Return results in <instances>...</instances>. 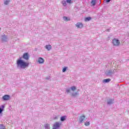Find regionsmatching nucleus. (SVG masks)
Returning <instances> with one entry per match:
<instances>
[{"instance_id": "1", "label": "nucleus", "mask_w": 129, "mask_h": 129, "mask_svg": "<svg viewBox=\"0 0 129 129\" xmlns=\"http://www.w3.org/2000/svg\"><path fill=\"white\" fill-rule=\"evenodd\" d=\"M17 65L19 69H26L27 67H29L30 63L22 60V57H20L17 61Z\"/></svg>"}, {"instance_id": "2", "label": "nucleus", "mask_w": 129, "mask_h": 129, "mask_svg": "<svg viewBox=\"0 0 129 129\" xmlns=\"http://www.w3.org/2000/svg\"><path fill=\"white\" fill-rule=\"evenodd\" d=\"M115 72L113 70H108L105 72V75L106 76H109V77H112V75H114Z\"/></svg>"}, {"instance_id": "3", "label": "nucleus", "mask_w": 129, "mask_h": 129, "mask_svg": "<svg viewBox=\"0 0 129 129\" xmlns=\"http://www.w3.org/2000/svg\"><path fill=\"white\" fill-rule=\"evenodd\" d=\"M61 4L63 7H66L67 6V4H69L70 5L72 4V0H63L61 1Z\"/></svg>"}, {"instance_id": "4", "label": "nucleus", "mask_w": 129, "mask_h": 129, "mask_svg": "<svg viewBox=\"0 0 129 129\" xmlns=\"http://www.w3.org/2000/svg\"><path fill=\"white\" fill-rule=\"evenodd\" d=\"M112 44L114 45V46H119L120 42L118 39L114 38L112 40Z\"/></svg>"}, {"instance_id": "5", "label": "nucleus", "mask_w": 129, "mask_h": 129, "mask_svg": "<svg viewBox=\"0 0 129 129\" xmlns=\"http://www.w3.org/2000/svg\"><path fill=\"white\" fill-rule=\"evenodd\" d=\"M1 38H2L1 40L2 42H8V41L9 40V37L7 36V35H6L5 34L2 35L1 36Z\"/></svg>"}, {"instance_id": "6", "label": "nucleus", "mask_w": 129, "mask_h": 129, "mask_svg": "<svg viewBox=\"0 0 129 129\" xmlns=\"http://www.w3.org/2000/svg\"><path fill=\"white\" fill-rule=\"evenodd\" d=\"M2 99L4 101L10 100V99H11V96L9 95H5L3 96Z\"/></svg>"}, {"instance_id": "7", "label": "nucleus", "mask_w": 129, "mask_h": 129, "mask_svg": "<svg viewBox=\"0 0 129 129\" xmlns=\"http://www.w3.org/2000/svg\"><path fill=\"white\" fill-rule=\"evenodd\" d=\"M61 126V123L59 122H56L53 125V128H59Z\"/></svg>"}, {"instance_id": "8", "label": "nucleus", "mask_w": 129, "mask_h": 129, "mask_svg": "<svg viewBox=\"0 0 129 129\" xmlns=\"http://www.w3.org/2000/svg\"><path fill=\"white\" fill-rule=\"evenodd\" d=\"M22 58H23V59H25V60H29V59H30V56L29 55V53H25L23 54Z\"/></svg>"}, {"instance_id": "9", "label": "nucleus", "mask_w": 129, "mask_h": 129, "mask_svg": "<svg viewBox=\"0 0 129 129\" xmlns=\"http://www.w3.org/2000/svg\"><path fill=\"white\" fill-rule=\"evenodd\" d=\"M76 27L79 29H82V28H83V24L80 22H78L76 24Z\"/></svg>"}, {"instance_id": "10", "label": "nucleus", "mask_w": 129, "mask_h": 129, "mask_svg": "<svg viewBox=\"0 0 129 129\" xmlns=\"http://www.w3.org/2000/svg\"><path fill=\"white\" fill-rule=\"evenodd\" d=\"M84 119H85V115H83L82 116H80V118H79L80 123H82V122H83V121L84 120Z\"/></svg>"}, {"instance_id": "11", "label": "nucleus", "mask_w": 129, "mask_h": 129, "mask_svg": "<svg viewBox=\"0 0 129 129\" xmlns=\"http://www.w3.org/2000/svg\"><path fill=\"white\" fill-rule=\"evenodd\" d=\"M44 58H42V57H39L38 58V62L39 64H43L44 63Z\"/></svg>"}, {"instance_id": "12", "label": "nucleus", "mask_w": 129, "mask_h": 129, "mask_svg": "<svg viewBox=\"0 0 129 129\" xmlns=\"http://www.w3.org/2000/svg\"><path fill=\"white\" fill-rule=\"evenodd\" d=\"M45 49H46V50H47V51H50V50H51V49H52V46H51V45L49 44V45H46L45 46Z\"/></svg>"}, {"instance_id": "13", "label": "nucleus", "mask_w": 129, "mask_h": 129, "mask_svg": "<svg viewBox=\"0 0 129 129\" xmlns=\"http://www.w3.org/2000/svg\"><path fill=\"white\" fill-rule=\"evenodd\" d=\"M113 99H109L108 101H107V104H108L109 105H110V104H112L113 103Z\"/></svg>"}, {"instance_id": "14", "label": "nucleus", "mask_w": 129, "mask_h": 129, "mask_svg": "<svg viewBox=\"0 0 129 129\" xmlns=\"http://www.w3.org/2000/svg\"><path fill=\"white\" fill-rule=\"evenodd\" d=\"M111 80L110 79H106L103 80V83H108V82H110Z\"/></svg>"}, {"instance_id": "15", "label": "nucleus", "mask_w": 129, "mask_h": 129, "mask_svg": "<svg viewBox=\"0 0 129 129\" xmlns=\"http://www.w3.org/2000/svg\"><path fill=\"white\" fill-rule=\"evenodd\" d=\"M44 127L45 129H50V124L49 123H46L44 124Z\"/></svg>"}, {"instance_id": "16", "label": "nucleus", "mask_w": 129, "mask_h": 129, "mask_svg": "<svg viewBox=\"0 0 129 129\" xmlns=\"http://www.w3.org/2000/svg\"><path fill=\"white\" fill-rule=\"evenodd\" d=\"M4 108H5V105H4L2 106V107H0V114L3 113V112L4 111Z\"/></svg>"}, {"instance_id": "17", "label": "nucleus", "mask_w": 129, "mask_h": 129, "mask_svg": "<svg viewBox=\"0 0 129 129\" xmlns=\"http://www.w3.org/2000/svg\"><path fill=\"white\" fill-rule=\"evenodd\" d=\"M63 19L64 21H65L66 22H69V21H70V18H69L66 16H64L63 17Z\"/></svg>"}, {"instance_id": "18", "label": "nucleus", "mask_w": 129, "mask_h": 129, "mask_svg": "<svg viewBox=\"0 0 129 129\" xmlns=\"http://www.w3.org/2000/svg\"><path fill=\"white\" fill-rule=\"evenodd\" d=\"M91 4L93 7H94L96 5V0H92Z\"/></svg>"}, {"instance_id": "19", "label": "nucleus", "mask_w": 129, "mask_h": 129, "mask_svg": "<svg viewBox=\"0 0 129 129\" xmlns=\"http://www.w3.org/2000/svg\"><path fill=\"white\" fill-rule=\"evenodd\" d=\"M66 120V116H62L60 117V121H65Z\"/></svg>"}, {"instance_id": "20", "label": "nucleus", "mask_w": 129, "mask_h": 129, "mask_svg": "<svg viewBox=\"0 0 129 129\" xmlns=\"http://www.w3.org/2000/svg\"><path fill=\"white\" fill-rule=\"evenodd\" d=\"M10 0H6L4 1V5H5L6 6L9 5V4L10 3Z\"/></svg>"}, {"instance_id": "21", "label": "nucleus", "mask_w": 129, "mask_h": 129, "mask_svg": "<svg viewBox=\"0 0 129 129\" xmlns=\"http://www.w3.org/2000/svg\"><path fill=\"white\" fill-rule=\"evenodd\" d=\"M91 20V17H88L85 19V22H89V21H90Z\"/></svg>"}, {"instance_id": "22", "label": "nucleus", "mask_w": 129, "mask_h": 129, "mask_svg": "<svg viewBox=\"0 0 129 129\" xmlns=\"http://www.w3.org/2000/svg\"><path fill=\"white\" fill-rule=\"evenodd\" d=\"M71 90H72V91H75V90H76V87L73 86L71 87Z\"/></svg>"}, {"instance_id": "23", "label": "nucleus", "mask_w": 129, "mask_h": 129, "mask_svg": "<svg viewBox=\"0 0 129 129\" xmlns=\"http://www.w3.org/2000/svg\"><path fill=\"white\" fill-rule=\"evenodd\" d=\"M84 124L86 126H88L90 125V122L89 121L85 122Z\"/></svg>"}, {"instance_id": "24", "label": "nucleus", "mask_w": 129, "mask_h": 129, "mask_svg": "<svg viewBox=\"0 0 129 129\" xmlns=\"http://www.w3.org/2000/svg\"><path fill=\"white\" fill-rule=\"evenodd\" d=\"M0 129H6V126L3 124H0Z\"/></svg>"}, {"instance_id": "25", "label": "nucleus", "mask_w": 129, "mask_h": 129, "mask_svg": "<svg viewBox=\"0 0 129 129\" xmlns=\"http://www.w3.org/2000/svg\"><path fill=\"white\" fill-rule=\"evenodd\" d=\"M72 96H76V95H78V92L73 93L72 94Z\"/></svg>"}, {"instance_id": "26", "label": "nucleus", "mask_w": 129, "mask_h": 129, "mask_svg": "<svg viewBox=\"0 0 129 129\" xmlns=\"http://www.w3.org/2000/svg\"><path fill=\"white\" fill-rule=\"evenodd\" d=\"M66 70H67V67L63 68L62 69V72H66Z\"/></svg>"}, {"instance_id": "27", "label": "nucleus", "mask_w": 129, "mask_h": 129, "mask_svg": "<svg viewBox=\"0 0 129 129\" xmlns=\"http://www.w3.org/2000/svg\"><path fill=\"white\" fill-rule=\"evenodd\" d=\"M66 92H67V93H70V89H67L66 90Z\"/></svg>"}, {"instance_id": "28", "label": "nucleus", "mask_w": 129, "mask_h": 129, "mask_svg": "<svg viewBox=\"0 0 129 129\" xmlns=\"http://www.w3.org/2000/svg\"><path fill=\"white\" fill-rule=\"evenodd\" d=\"M110 1L111 0H105V2L107 4H108V3L110 2Z\"/></svg>"}, {"instance_id": "29", "label": "nucleus", "mask_w": 129, "mask_h": 129, "mask_svg": "<svg viewBox=\"0 0 129 129\" xmlns=\"http://www.w3.org/2000/svg\"><path fill=\"white\" fill-rule=\"evenodd\" d=\"M50 78H51L50 77H47L46 78V79L47 80H49V79H50Z\"/></svg>"}, {"instance_id": "30", "label": "nucleus", "mask_w": 129, "mask_h": 129, "mask_svg": "<svg viewBox=\"0 0 129 129\" xmlns=\"http://www.w3.org/2000/svg\"><path fill=\"white\" fill-rule=\"evenodd\" d=\"M58 119V116H54V119Z\"/></svg>"}, {"instance_id": "31", "label": "nucleus", "mask_w": 129, "mask_h": 129, "mask_svg": "<svg viewBox=\"0 0 129 129\" xmlns=\"http://www.w3.org/2000/svg\"><path fill=\"white\" fill-rule=\"evenodd\" d=\"M110 30V29H107L106 31H107V32H109Z\"/></svg>"}, {"instance_id": "32", "label": "nucleus", "mask_w": 129, "mask_h": 129, "mask_svg": "<svg viewBox=\"0 0 129 129\" xmlns=\"http://www.w3.org/2000/svg\"><path fill=\"white\" fill-rule=\"evenodd\" d=\"M128 37H129V33H128Z\"/></svg>"}, {"instance_id": "33", "label": "nucleus", "mask_w": 129, "mask_h": 129, "mask_svg": "<svg viewBox=\"0 0 129 129\" xmlns=\"http://www.w3.org/2000/svg\"><path fill=\"white\" fill-rule=\"evenodd\" d=\"M1 30H2V28H0V31H1Z\"/></svg>"}]
</instances>
